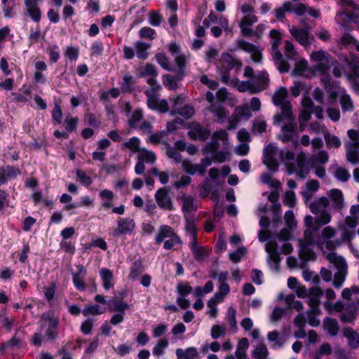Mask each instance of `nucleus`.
<instances>
[{
	"label": "nucleus",
	"instance_id": "obj_29",
	"mask_svg": "<svg viewBox=\"0 0 359 359\" xmlns=\"http://www.w3.org/2000/svg\"><path fill=\"white\" fill-rule=\"evenodd\" d=\"M185 230L187 234L192 237V241L198 240L197 228L196 226V220L193 216L185 215Z\"/></svg>",
	"mask_w": 359,
	"mask_h": 359
},
{
	"label": "nucleus",
	"instance_id": "obj_6",
	"mask_svg": "<svg viewBox=\"0 0 359 359\" xmlns=\"http://www.w3.org/2000/svg\"><path fill=\"white\" fill-rule=\"evenodd\" d=\"M341 3L344 9L337 15H345L350 21L359 22V6L351 0H341Z\"/></svg>",
	"mask_w": 359,
	"mask_h": 359
},
{
	"label": "nucleus",
	"instance_id": "obj_18",
	"mask_svg": "<svg viewBox=\"0 0 359 359\" xmlns=\"http://www.w3.org/2000/svg\"><path fill=\"white\" fill-rule=\"evenodd\" d=\"M289 30L291 35L300 45H309L310 43L309 32L307 30L294 26L290 28Z\"/></svg>",
	"mask_w": 359,
	"mask_h": 359
},
{
	"label": "nucleus",
	"instance_id": "obj_2",
	"mask_svg": "<svg viewBox=\"0 0 359 359\" xmlns=\"http://www.w3.org/2000/svg\"><path fill=\"white\" fill-rule=\"evenodd\" d=\"M346 61L349 66V73H345L348 80L351 82L355 92L359 93V57L351 55L350 60L346 57Z\"/></svg>",
	"mask_w": 359,
	"mask_h": 359
},
{
	"label": "nucleus",
	"instance_id": "obj_12",
	"mask_svg": "<svg viewBox=\"0 0 359 359\" xmlns=\"http://www.w3.org/2000/svg\"><path fill=\"white\" fill-rule=\"evenodd\" d=\"M279 106L280 107L281 112L273 116L274 124H278L284 119L287 120L288 123L295 122L290 102H285Z\"/></svg>",
	"mask_w": 359,
	"mask_h": 359
},
{
	"label": "nucleus",
	"instance_id": "obj_32",
	"mask_svg": "<svg viewBox=\"0 0 359 359\" xmlns=\"http://www.w3.org/2000/svg\"><path fill=\"white\" fill-rule=\"evenodd\" d=\"M288 96L287 90L285 87L280 88L276 93L273 95L272 100L274 105L279 106L282 105L285 102H290L286 100Z\"/></svg>",
	"mask_w": 359,
	"mask_h": 359
},
{
	"label": "nucleus",
	"instance_id": "obj_49",
	"mask_svg": "<svg viewBox=\"0 0 359 359\" xmlns=\"http://www.w3.org/2000/svg\"><path fill=\"white\" fill-rule=\"evenodd\" d=\"M168 346V341L165 339H160L154 346L152 353L155 356H160L164 353L163 349Z\"/></svg>",
	"mask_w": 359,
	"mask_h": 359
},
{
	"label": "nucleus",
	"instance_id": "obj_13",
	"mask_svg": "<svg viewBox=\"0 0 359 359\" xmlns=\"http://www.w3.org/2000/svg\"><path fill=\"white\" fill-rule=\"evenodd\" d=\"M76 269L77 271L72 273L74 285L78 290L85 291L86 285L84 282V278L86 276L87 270L82 264H79Z\"/></svg>",
	"mask_w": 359,
	"mask_h": 359
},
{
	"label": "nucleus",
	"instance_id": "obj_3",
	"mask_svg": "<svg viewBox=\"0 0 359 359\" xmlns=\"http://www.w3.org/2000/svg\"><path fill=\"white\" fill-rule=\"evenodd\" d=\"M135 229V222L130 217H118L117 219V227L114 229L112 236L118 238L121 235H130Z\"/></svg>",
	"mask_w": 359,
	"mask_h": 359
},
{
	"label": "nucleus",
	"instance_id": "obj_60",
	"mask_svg": "<svg viewBox=\"0 0 359 359\" xmlns=\"http://www.w3.org/2000/svg\"><path fill=\"white\" fill-rule=\"evenodd\" d=\"M100 346V334L95 336L90 343L89 346L85 349V353L87 355L93 354L96 351Z\"/></svg>",
	"mask_w": 359,
	"mask_h": 359
},
{
	"label": "nucleus",
	"instance_id": "obj_28",
	"mask_svg": "<svg viewBox=\"0 0 359 359\" xmlns=\"http://www.w3.org/2000/svg\"><path fill=\"white\" fill-rule=\"evenodd\" d=\"M191 250L194 255L195 259L198 262L204 259L205 256L208 255V252L204 247L198 246V240L192 241L190 244Z\"/></svg>",
	"mask_w": 359,
	"mask_h": 359
},
{
	"label": "nucleus",
	"instance_id": "obj_26",
	"mask_svg": "<svg viewBox=\"0 0 359 359\" xmlns=\"http://www.w3.org/2000/svg\"><path fill=\"white\" fill-rule=\"evenodd\" d=\"M100 275L102 278L104 289L106 290L111 289L114 286L113 272L110 269L102 268L100 271Z\"/></svg>",
	"mask_w": 359,
	"mask_h": 359
},
{
	"label": "nucleus",
	"instance_id": "obj_27",
	"mask_svg": "<svg viewBox=\"0 0 359 359\" xmlns=\"http://www.w3.org/2000/svg\"><path fill=\"white\" fill-rule=\"evenodd\" d=\"M175 353L177 359H194L199 358L198 352L195 347H189L185 350L177 348Z\"/></svg>",
	"mask_w": 359,
	"mask_h": 359
},
{
	"label": "nucleus",
	"instance_id": "obj_40",
	"mask_svg": "<svg viewBox=\"0 0 359 359\" xmlns=\"http://www.w3.org/2000/svg\"><path fill=\"white\" fill-rule=\"evenodd\" d=\"M238 90L240 92H249L250 94L258 93L255 87V83L251 81H243L238 87Z\"/></svg>",
	"mask_w": 359,
	"mask_h": 359
},
{
	"label": "nucleus",
	"instance_id": "obj_47",
	"mask_svg": "<svg viewBox=\"0 0 359 359\" xmlns=\"http://www.w3.org/2000/svg\"><path fill=\"white\" fill-rule=\"evenodd\" d=\"M331 215L325 210L318 214L316 217L315 222L318 226H322L328 224L330 222Z\"/></svg>",
	"mask_w": 359,
	"mask_h": 359
},
{
	"label": "nucleus",
	"instance_id": "obj_50",
	"mask_svg": "<svg viewBox=\"0 0 359 359\" xmlns=\"http://www.w3.org/2000/svg\"><path fill=\"white\" fill-rule=\"evenodd\" d=\"M267 339L269 341H274L275 344L273 348L277 346L278 348L283 346L285 344V339L279 337V332L278 331H273L268 333Z\"/></svg>",
	"mask_w": 359,
	"mask_h": 359
},
{
	"label": "nucleus",
	"instance_id": "obj_35",
	"mask_svg": "<svg viewBox=\"0 0 359 359\" xmlns=\"http://www.w3.org/2000/svg\"><path fill=\"white\" fill-rule=\"evenodd\" d=\"M339 102L343 112H351L353 111V103L349 95L344 93L340 97Z\"/></svg>",
	"mask_w": 359,
	"mask_h": 359
},
{
	"label": "nucleus",
	"instance_id": "obj_17",
	"mask_svg": "<svg viewBox=\"0 0 359 359\" xmlns=\"http://www.w3.org/2000/svg\"><path fill=\"white\" fill-rule=\"evenodd\" d=\"M306 234L307 231H306L305 236L307 239V243L301 245L299 255L304 261H314L316 259V255L313 250L309 246L313 243V240L311 238H309Z\"/></svg>",
	"mask_w": 359,
	"mask_h": 359
},
{
	"label": "nucleus",
	"instance_id": "obj_38",
	"mask_svg": "<svg viewBox=\"0 0 359 359\" xmlns=\"http://www.w3.org/2000/svg\"><path fill=\"white\" fill-rule=\"evenodd\" d=\"M144 271V267L140 260H135L131 266L129 278L131 280L137 279Z\"/></svg>",
	"mask_w": 359,
	"mask_h": 359
},
{
	"label": "nucleus",
	"instance_id": "obj_31",
	"mask_svg": "<svg viewBox=\"0 0 359 359\" xmlns=\"http://www.w3.org/2000/svg\"><path fill=\"white\" fill-rule=\"evenodd\" d=\"M278 46H272L273 58L275 61L280 62L279 71L281 72H287L289 70L288 63L283 60V55L278 50Z\"/></svg>",
	"mask_w": 359,
	"mask_h": 359
},
{
	"label": "nucleus",
	"instance_id": "obj_55",
	"mask_svg": "<svg viewBox=\"0 0 359 359\" xmlns=\"http://www.w3.org/2000/svg\"><path fill=\"white\" fill-rule=\"evenodd\" d=\"M143 118L142 110L137 109L133 111L131 118L128 120V125L130 128H135L138 122Z\"/></svg>",
	"mask_w": 359,
	"mask_h": 359
},
{
	"label": "nucleus",
	"instance_id": "obj_37",
	"mask_svg": "<svg viewBox=\"0 0 359 359\" xmlns=\"http://www.w3.org/2000/svg\"><path fill=\"white\" fill-rule=\"evenodd\" d=\"M195 113V109L193 106L190 104H186L184 107H180L177 111H171L172 115L180 114L183 118L188 119L191 118Z\"/></svg>",
	"mask_w": 359,
	"mask_h": 359
},
{
	"label": "nucleus",
	"instance_id": "obj_46",
	"mask_svg": "<svg viewBox=\"0 0 359 359\" xmlns=\"http://www.w3.org/2000/svg\"><path fill=\"white\" fill-rule=\"evenodd\" d=\"M62 116L63 114L61 105L59 103H55L51 113L52 120L57 124L60 125L62 123Z\"/></svg>",
	"mask_w": 359,
	"mask_h": 359
},
{
	"label": "nucleus",
	"instance_id": "obj_30",
	"mask_svg": "<svg viewBox=\"0 0 359 359\" xmlns=\"http://www.w3.org/2000/svg\"><path fill=\"white\" fill-rule=\"evenodd\" d=\"M210 111L214 114L215 121L217 123H223L228 117L229 112L224 107L215 108L213 106L210 107Z\"/></svg>",
	"mask_w": 359,
	"mask_h": 359
},
{
	"label": "nucleus",
	"instance_id": "obj_19",
	"mask_svg": "<svg viewBox=\"0 0 359 359\" xmlns=\"http://www.w3.org/2000/svg\"><path fill=\"white\" fill-rule=\"evenodd\" d=\"M18 168L12 165H6L0 168V185L5 184L8 179L15 178L20 175Z\"/></svg>",
	"mask_w": 359,
	"mask_h": 359
},
{
	"label": "nucleus",
	"instance_id": "obj_54",
	"mask_svg": "<svg viewBox=\"0 0 359 359\" xmlns=\"http://www.w3.org/2000/svg\"><path fill=\"white\" fill-rule=\"evenodd\" d=\"M163 85L170 90H175L177 88V80L170 74L164 75L163 77Z\"/></svg>",
	"mask_w": 359,
	"mask_h": 359
},
{
	"label": "nucleus",
	"instance_id": "obj_45",
	"mask_svg": "<svg viewBox=\"0 0 359 359\" xmlns=\"http://www.w3.org/2000/svg\"><path fill=\"white\" fill-rule=\"evenodd\" d=\"M140 139L137 137H133L128 141L123 142L122 146L124 148L131 149L133 152H136L140 150Z\"/></svg>",
	"mask_w": 359,
	"mask_h": 359
},
{
	"label": "nucleus",
	"instance_id": "obj_7",
	"mask_svg": "<svg viewBox=\"0 0 359 359\" xmlns=\"http://www.w3.org/2000/svg\"><path fill=\"white\" fill-rule=\"evenodd\" d=\"M297 123L295 122L287 123L281 127V134L278 135V139L283 142L287 143L290 141L293 142L295 145L298 144V140H294V133L297 129Z\"/></svg>",
	"mask_w": 359,
	"mask_h": 359
},
{
	"label": "nucleus",
	"instance_id": "obj_64",
	"mask_svg": "<svg viewBox=\"0 0 359 359\" xmlns=\"http://www.w3.org/2000/svg\"><path fill=\"white\" fill-rule=\"evenodd\" d=\"M193 289L192 287L186 283L185 284H183L182 282L177 284V291L180 297H185L188 294H189L192 292Z\"/></svg>",
	"mask_w": 359,
	"mask_h": 359
},
{
	"label": "nucleus",
	"instance_id": "obj_21",
	"mask_svg": "<svg viewBox=\"0 0 359 359\" xmlns=\"http://www.w3.org/2000/svg\"><path fill=\"white\" fill-rule=\"evenodd\" d=\"M182 170L189 175H194L198 173L201 176H204V170L200 169L198 163H193L189 159H184L182 161Z\"/></svg>",
	"mask_w": 359,
	"mask_h": 359
},
{
	"label": "nucleus",
	"instance_id": "obj_58",
	"mask_svg": "<svg viewBox=\"0 0 359 359\" xmlns=\"http://www.w3.org/2000/svg\"><path fill=\"white\" fill-rule=\"evenodd\" d=\"M328 54L323 50H318L313 52L311 55V58L315 62H323L326 60L329 64L332 65V62H329Z\"/></svg>",
	"mask_w": 359,
	"mask_h": 359
},
{
	"label": "nucleus",
	"instance_id": "obj_25",
	"mask_svg": "<svg viewBox=\"0 0 359 359\" xmlns=\"http://www.w3.org/2000/svg\"><path fill=\"white\" fill-rule=\"evenodd\" d=\"M175 233L172 228L168 225H162L160 226L158 231L155 238L156 244L161 243L165 238L173 236Z\"/></svg>",
	"mask_w": 359,
	"mask_h": 359
},
{
	"label": "nucleus",
	"instance_id": "obj_48",
	"mask_svg": "<svg viewBox=\"0 0 359 359\" xmlns=\"http://www.w3.org/2000/svg\"><path fill=\"white\" fill-rule=\"evenodd\" d=\"M346 275L347 270L338 271L337 272H336L334 275V279L332 283L333 286L335 288H340L346 279Z\"/></svg>",
	"mask_w": 359,
	"mask_h": 359
},
{
	"label": "nucleus",
	"instance_id": "obj_14",
	"mask_svg": "<svg viewBox=\"0 0 359 359\" xmlns=\"http://www.w3.org/2000/svg\"><path fill=\"white\" fill-rule=\"evenodd\" d=\"M155 198L158 205L164 210H172V203L165 188L159 189L155 194Z\"/></svg>",
	"mask_w": 359,
	"mask_h": 359
},
{
	"label": "nucleus",
	"instance_id": "obj_20",
	"mask_svg": "<svg viewBox=\"0 0 359 359\" xmlns=\"http://www.w3.org/2000/svg\"><path fill=\"white\" fill-rule=\"evenodd\" d=\"M344 337L348 341V345L353 349L359 347V334L352 327H347L344 330Z\"/></svg>",
	"mask_w": 359,
	"mask_h": 359
},
{
	"label": "nucleus",
	"instance_id": "obj_34",
	"mask_svg": "<svg viewBox=\"0 0 359 359\" xmlns=\"http://www.w3.org/2000/svg\"><path fill=\"white\" fill-rule=\"evenodd\" d=\"M245 51L250 55L251 59L255 62H261L262 59V50L260 46H240Z\"/></svg>",
	"mask_w": 359,
	"mask_h": 359
},
{
	"label": "nucleus",
	"instance_id": "obj_22",
	"mask_svg": "<svg viewBox=\"0 0 359 359\" xmlns=\"http://www.w3.org/2000/svg\"><path fill=\"white\" fill-rule=\"evenodd\" d=\"M329 205V201L325 196H322L318 200L311 202L309 208L313 214L318 215L327 209Z\"/></svg>",
	"mask_w": 359,
	"mask_h": 359
},
{
	"label": "nucleus",
	"instance_id": "obj_15",
	"mask_svg": "<svg viewBox=\"0 0 359 359\" xmlns=\"http://www.w3.org/2000/svg\"><path fill=\"white\" fill-rule=\"evenodd\" d=\"M178 201L182 203V211L184 213V216L189 215V212L191 210H197L198 206L195 203L194 197L188 194H182V196L178 197Z\"/></svg>",
	"mask_w": 359,
	"mask_h": 359
},
{
	"label": "nucleus",
	"instance_id": "obj_52",
	"mask_svg": "<svg viewBox=\"0 0 359 359\" xmlns=\"http://www.w3.org/2000/svg\"><path fill=\"white\" fill-rule=\"evenodd\" d=\"M346 159L352 165L359 164V151L355 147L350 149L347 151Z\"/></svg>",
	"mask_w": 359,
	"mask_h": 359
},
{
	"label": "nucleus",
	"instance_id": "obj_33",
	"mask_svg": "<svg viewBox=\"0 0 359 359\" xmlns=\"http://www.w3.org/2000/svg\"><path fill=\"white\" fill-rule=\"evenodd\" d=\"M323 327L332 337L336 336L338 333L339 325L336 319L326 317L324 319Z\"/></svg>",
	"mask_w": 359,
	"mask_h": 359
},
{
	"label": "nucleus",
	"instance_id": "obj_4",
	"mask_svg": "<svg viewBox=\"0 0 359 359\" xmlns=\"http://www.w3.org/2000/svg\"><path fill=\"white\" fill-rule=\"evenodd\" d=\"M278 149L271 144H268L264 149L263 163L272 172L278 170L279 163L276 159Z\"/></svg>",
	"mask_w": 359,
	"mask_h": 359
},
{
	"label": "nucleus",
	"instance_id": "obj_5",
	"mask_svg": "<svg viewBox=\"0 0 359 359\" xmlns=\"http://www.w3.org/2000/svg\"><path fill=\"white\" fill-rule=\"evenodd\" d=\"M188 135L194 140L205 141L210 135V130L196 121L189 126Z\"/></svg>",
	"mask_w": 359,
	"mask_h": 359
},
{
	"label": "nucleus",
	"instance_id": "obj_61",
	"mask_svg": "<svg viewBox=\"0 0 359 359\" xmlns=\"http://www.w3.org/2000/svg\"><path fill=\"white\" fill-rule=\"evenodd\" d=\"M76 175L79 182L85 187H88L93 183L90 177L86 175V172L81 170H77Z\"/></svg>",
	"mask_w": 359,
	"mask_h": 359
},
{
	"label": "nucleus",
	"instance_id": "obj_10",
	"mask_svg": "<svg viewBox=\"0 0 359 359\" xmlns=\"http://www.w3.org/2000/svg\"><path fill=\"white\" fill-rule=\"evenodd\" d=\"M266 251L269 254L268 262L273 270L278 271L280 269V253L278 250V244L274 243L272 246L266 245Z\"/></svg>",
	"mask_w": 359,
	"mask_h": 359
},
{
	"label": "nucleus",
	"instance_id": "obj_16",
	"mask_svg": "<svg viewBox=\"0 0 359 359\" xmlns=\"http://www.w3.org/2000/svg\"><path fill=\"white\" fill-rule=\"evenodd\" d=\"M357 317V307L354 303L348 304L341 314L340 315V320L344 323H353Z\"/></svg>",
	"mask_w": 359,
	"mask_h": 359
},
{
	"label": "nucleus",
	"instance_id": "obj_59",
	"mask_svg": "<svg viewBox=\"0 0 359 359\" xmlns=\"http://www.w3.org/2000/svg\"><path fill=\"white\" fill-rule=\"evenodd\" d=\"M283 203L290 208L294 207L296 204V196L295 194L292 191H287L285 193Z\"/></svg>",
	"mask_w": 359,
	"mask_h": 359
},
{
	"label": "nucleus",
	"instance_id": "obj_43",
	"mask_svg": "<svg viewBox=\"0 0 359 359\" xmlns=\"http://www.w3.org/2000/svg\"><path fill=\"white\" fill-rule=\"evenodd\" d=\"M147 76H158V71L156 67L154 65L150 63L146 64V65L140 71V77H145Z\"/></svg>",
	"mask_w": 359,
	"mask_h": 359
},
{
	"label": "nucleus",
	"instance_id": "obj_24",
	"mask_svg": "<svg viewBox=\"0 0 359 359\" xmlns=\"http://www.w3.org/2000/svg\"><path fill=\"white\" fill-rule=\"evenodd\" d=\"M330 198L332 201V207L337 210H341L344 207V196L341 190L333 189L330 190Z\"/></svg>",
	"mask_w": 359,
	"mask_h": 359
},
{
	"label": "nucleus",
	"instance_id": "obj_63",
	"mask_svg": "<svg viewBox=\"0 0 359 359\" xmlns=\"http://www.w3.org/2000/svg\"><path fill=\"white\" fill-rule=\"evenodd\" d=\"M226 327L224 325H214L211 329V337L213 339H218L220 336H224Z\"/></svg>",
	"mask_w": 359,
	"mask_h": 359
},
{
	"label": "nucleus",
	"instance_id": "obj_41",
	"mask_svg": "<svg viewBox=\"0 0 359 359\" xmlns=\"http://www.w3.org/2000/svg\"><path fill=\"white\" fill-rule=\"evenodd\" d=\"M78 123L79 118L77 117L67 116L64 121L65 130L68 133L76 131Z\"/></svg>",
	"mask_w": 359,
	"mask_h": 359
},
{
	"label": "nucleus",
	"instance_id": "obj_1",
	"mask_svg": "<svg viewBox=\"0 0 359 359\" xmlns=\"http://www.w3.org/2000/svg\"><path fill=\"white\" fill-rule=\"evenodd\" d=\"M39 332H35L30 338V343L40 347L43 343L55 342L59 335L60 319L54 311L49 310L42 313L39 320Z\"/></svg>",
	"mask_w": 359,
	"mask_h": 359
},
{
	"label": "nucleus",
	"instance_id": "obj_53",
	"mask_svg": "<svg viewBox=\"0 0 359 359\" xmlns=\"http://www.w3.org/2000/svg\"><path fill=\"white\" fill-rule=\"evenodd\" d=\"M268 353H269L266 346L264 344H262L257 346L256 348L254 350L252 353V356L255 359H266Z\"/></svg>",
	"mask_w": 359,
	"mask_h": 359
},
{
	"label": "nucleus",
	"instance_id": "obj_42",
	"mask_svg": "<svg viewBox=\"0 0 359 359\" xmlns=\"http://www.w3.org/2000/svg\"><path fill=\"white\" fill-rule=\"evenodd\" d=\"M180 46H169L170 51L172 54L176 55L175 62L177 67H185L186 57L184 55L180 53Z\"/></svg>",
	"mask_w": 359,
	"mask_h": 359
},
{
	"label": "nucleus",
	"instance_id": "obj_36",
	"mask_svg": "<svg viewBox=\"0 0 359 359\" xmlns=\"http://www.w3.org/2000/svg\"><path fill=\"white\" fill-rule=\"evenodd\" d=\"M135 79L133 76L125 75L123 78V82L121 84V90L123 93H130L134 90L133 85Z\"/></svg>",
	"mask_w": 359,
	"mask_h": 359
},
{
	"label": "nucleus",
	"instance_id": "obj_23",
	"mask_svg": "<svg viewBox=\"0 0 359 359\" xmlns=\"http://www.w3.org/2000/svg\"><path fill=\"white\" fill-rule=\"evenodd\" d=\"M255 81L254 82L255 83V87L257 90V93L263 91L268 87L269 83V74H267L266 72H259L255 76Z\"/></svg>",
	"mask_w": 359,
	"mask_h": 359
},
{
	"label": "nucleus",
	"instance_id": "obj_44",
	"mask_svg": "<svg viewBox=\"0 0 359 359\" xmlns=\"http://www.w3.org/2000/svg\"><path fill=\"white\" fill-rule=\"evenodd\" d=\"M334 176L339 181L342 182H346L350 178V174L346 168L338 166H336Z\"/></svg>",
	"mask_w": 359,
	"mask_h": 359
},
{
	"label": "nucleus",
	"instance_id": "obj_8",
	"mask_svg": "<svg viewBox=\"0 0 359 359\" xmlns=\"http://www.w3.org/2000/svg\"><path fill=\"white\" fill-rule=\"evenodd\" d=\"M257 22V17L254 13L245 15L239 22L242 36L244 37L252 36L253 31L251 27Z\"/></svg>",
	"mask_w": 359,
	"mask_h": 359
},
{
	"label": "nucleus",
	"instance_id": "obj_57",
	"mask_svg": "<svg viewBox=\"0 0 359 359\" xmlns=\"http://www.w3.org/2000/svg\"><path fill=\"white\" fill-rule=\"evenodd\" d=\"M182 243V241L180 237L175 233L173 236L169 238V240L164 242L163 248L165 250H171L175 245H181Z\"/></svg>",
	"mask_w": 359,
	"mask_h": 359
},
{
	"label": "nucleus",
	"instance_id": "obj_56",
	"mask_svg": "<svg viewBox=\"0 0 359 359\" xmlns=\"http://www.w3.org/2000/svg\"><path fill=\"white\" fill-rule=\"evenodd\" d=\"M95 320L94 319L91 318H87L86 320H84L81 325L80 330L81 332L84 335H88L91 333L93 325H94Z\"/></svg>",
	"mask_w": 359,
	"mask_h": 359
},
{
	"label": "nucleus",
	"instance_id": "obj_51",
	"mask_svg": "<svg viewBox=\"0 0 359 359\" xmlns=\"http://www.w3.org/2000/svg\"><path fill=\"white\" fill-rule=\"evenodd\" d=\"M320 311H315L313 309H309L306 311V315L308 318V323L312 327H318L320 325V320L316 317V315H319Z\"/></svg>",
	"mask_w": 359,
	"mask_h": 359
},
{
	"label": "nucleus",
	"instance_id": "obj_9",
	"mask_svg": "<svg viewBox=\"0 0 359 359\" xmlns=\"http://www.w3.org/2000/svg\"><path fill=\"white\" fill-rule=\"evenodd\" d=\"M24 14L34 22H38L41 18V12L38 6V0H25Z\"/></svg>",
	"mask_w": 359,
	"mask_h": 359
},
{
	"label": "nucleus",
	"instance_id": "obj_11",
	"mask_svg": "<svg viewBox=\"0 0 359 359\" xmlns=\"http://www.w3.org/2000/svg\"><path fill=\"white\" fill-rule=\"evenodd\" d=\"M324 292L318 287H313L309 289L307 295L308 304L310 309H313L316 312L320 311L319 306L320 304V297L323 295Z\"/></svg>",
	"mask_w": 359,
	"mask_h": 359
},
{
	"label": "nucleus",
	"instance_id": "obj_62",
	"mask_svg": "<svg viewBox=\"0 0 359 359\" xmlns=\"http://www.w3.org/2000/svg\"><path fill=\"white\" fill-rule=\"evenodd\" d=\"M269 36L271 39V45H279L282 42L283 34L278 29H272L270 31Z\"/></svg>",
	"mask_w": 359,
	"mask_h": 359
},
{
	"label": "nucleus",
	"instance_id": "obj_39",
	"mask_svg": "<svg viewBox=\"0 0 359 359\" xmlns=\"http://www.w3.org/2000/svg\"><path fill=\"white\" fill-rule=\"evenodd\" d=\"M104 312V309L101 307L98 304H92L87 306L82 310V314L84 316H88L90 315L95 316L100 315Z\"/></svg>",
	"mask_w": 359,
	"mask_h": 359
}]
</instances>
